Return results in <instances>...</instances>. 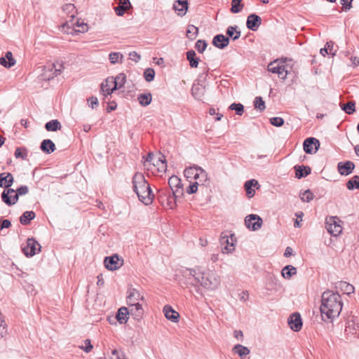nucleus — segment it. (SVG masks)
<instances>
[{"mask_svg": "<svg viewBox=\"0 0 359 359\" xmlns=\"http://www.w3.org/2000/svg\"><path fill=\"white\" fill-rule=\"evenodd\" d=\"M254 106L255 109H259L260 111H263L266 108L265 102L260 96L255 98Z\"/></svg>", "mask_w": 359, "mask_h": 359, "instance_id": "nucleus-47", "label": "nucleus"}, {"mask_svg": "<svg viewBox=\"0 0 359 359\" xmlns=\"http://www.w3.org/2000/svg\"><path fill=\"white\" fill-rule=\"evenodd\" d=\"M230 110H233L236 114L241 116L244 112V106L241 103L233 102L229 107Z\"/></svg>", "mask_w": 359, "mask_h": 359, "instance_id": "nucleus-45", "label": "nucleus"}, {"mask_svg": "<svg viewBox=\"0 0 359 359\" xmlns=\"http://www.w3.org/2000/svg\"><path fill=\"white\" fill-rule=\"evenodd\" d=\"M16 61L11 51H7L4 57H0V65L6 68H10L15 64Z\"/></svg>", "mask_w": 359, "mask_h": 359, "instance_id": "nucleus-28", "label": "nucleus"}, {"mask_svg": "<svg viewBox=\"0 0 359 359\" xmlns=\"http://www.w3.org/2000/svg\"><path fill=\"white\" fill-rule=\"evenodd\" d=\"M41 246L34 238H29L27 244L22 248V252L26 257H33L41 251Z\"/></svg>", "mask_w": 359, "mask_h": 359, "instance_id": "nucleus-6", "label": "nucleus"}, {"mask_svg": "<svg viewBox=\"0 0 359 359\" xmlns=\"http://www.w3.org/2000/svg\"><path fill=\"white\" fill-rule=\"evenodd\" d=\"M144 78L147 82H151L154 79L155 71L152 68H147L144 72Z\"/></svg>", "mask_w": 359, "mask_h": 359, "instance_id": "nucleus-49", "label": "nucleus"}, {"mask_svg": "<svg viewBox=\"0 0 359 359\" xmlns=\"http://www.w3.org/2000/svg\"><path fill=\"white\" fill-rule=\"evenodd\" d=\"M269 122L271 125L276 126V127H280L283 126L285 121L281 117H272L269 119Z\"/></svg>", "mask_w": 359, "mask_h": 359, "instance_id": "nucleus-54", "label": "nucleus"}, {"mask_svg": "<svg viewBox=\"0 0 359 359\" xmlns=\"http://www.w3.org/2000/svg\"><path fill=\"white\" fill-rule=\"evenodd\" d=\"M230 39L224 34H219L215 35L212 41V43L214 46L219 49H224L228 46Z\"/></svg>", "mask_w": 359, "mask_h": 359, "instance_id": "nucleus-17", "label": "nucleus"}, {"mask_svg": "<svg viewBox=\"0 0 359 359\" xmlns=\"http://www.w3.org/2000/svg\"><path fill=\"white\" fill-rule=\"evenodd\" d=\"M205 93V86L202 83H194L191 88L193 97L198 100H203Z\"/></svg>", "mask_w": 359, "mask_h": 359, "instance_id": "nucleus-19", "label": "nucleus"}, {"mask_svg": "<svg viewBox=\"0 0 359 359\" xmlns=\"http://www.w3.org/2000/svg\"><path fill=\"white\" fill-rule=\"evenodd\" d=\"M188 0H177L173 4V8L178 11V15L184 16L189 8Z\"/></svg>", "mask_w": 359, "mask_h": 359, "instance_id": "nucleus-22", "label": "nucleus"}, {"mask_svg": "<svg viewBox=\"0 0 359 359\" xmlns=\"http://www.w3.org/2000/svg\"><path fill=\"white\" fill-rule=\"evenodd\" d=\"M156 165L158 166V170L160 172L165 171L167 168V163L165 158L163 155H161V156L158 158Z\"/></svg>", "mask_w": 359, "mask_h": 359, "instance_id": "nucleus-51", "label": "nucleus"}, {"mask_svg": "<svg viewBox=\"0 0 359 359\" xmlns=\"http://www.w3.org/2000/svg\"><path fill=\"white\" fill-rule=\"evenodd\" d=\"M201 167L198 165L191 166L189 168H187L184 171V175L185 177L188 180H198V171Z\"/></svg>", "mask_w": 359, "mask_h": 359, "instance_id": "nucleus-29", "label": "nucleus"}, {"mask_svg": "<svg viewBox=\"0 0 359 359\" xmlns=\"http://www.w3.org/2000/svg\"><path fill=\"white\" fill-rule=\"evenodd\" d=\"M245 226L251 231H257L262 227V219L257 215L251 214L245 219Z\"/></svg>", "mask_w": 359, "mask_h": 359, "instance_id": "nucleus-9", "label": "nucleus"}, {"mask_svg": "<svg viewBox=\"0 0 359 359\" xmlns=\"http://www.w3.org/2000/svg\"><path fill=\"white\" fill-rule=\"evenodd\" d=\"M130 309L129 315H131L134 319L140 320L143 316L144 310L140 304H136L134 306H128Z\"/></svg>", "mask_w": 359, "mask_h": 359, "instance_id": "nucleus-24", "label": "nucleus"}, {"mask_svg": "<svg viewBox=\"0 0 359 359\" xmlns=\"http://www.w3.org/2000/svg\"><path fill=\"white\" fill-rule=\"evenodd\" d=\"M53 67H54V72L53 74V76L52 78H53L54 76H57V75L60 74L61 72H62V69H64V65H63V63H57L56 64H53Z\"/></svg>", "mask_w": 359, "mask_h": 359, "instance_id": "nucleus-58", "label": "nucleus"}, {"mask_svg": "<svg viewBox=\"0 0 359 359\" xmlns=\"http://www.w3.org/2000/svg\"><path fill=\"white\" fill-rule=\"evenodd\" d=\"M355 164L350 161H341L337 164L338 172L341 175L347 176L353 172Z\"/></svg>", "mask_w": 359, "mask_h": 359, "instance_id": "nucleus-16", "label": "nucleus"}, {"mask_svg": "<svg viewBox=\"0 0 359 359\" xmlns=\"http://www.w3.org/2000/svg\"><path fill=\"white\" fill-rule=\"evenodd\" d=\"M208 178L207 172L203 169L200 168L199 171H198V178L197 180H198L197 182H199V185L200 184L203 185L204 182L208 181Z\"/></svg>", "mask_w": 359, "mask_h": 359, "instance_id": "nucleus-53", "label": "nucleus"}, {"mask_svg": "<svg viewBox=\"0 0 359 359\" xmlns=\"http://www.w3.org/2000/svg\"><path fill=\"white\" fill-rule=\"evenodd\" d=\"M104 264L107 269L113 271L123 265V259L118 254H114L104 258Z\"/></svg>", "mask_w": 359, "mask_h": 359, "instance_id": "nucleus-5", "label": "nucleus"}, {"mask_svg": "<svg viewBox=\"0 0 359 359\" xmlns=\"http://www.w3.org/2000/svg\"><path fill=\"white\" fill-rule=\"evenodd\" d=\"M14 182V177L11 172H1L0 173V187L8 188L11 187Z\"/></svg>", "mask_w": 359, "mask_h": 359, "instance_id": "nucleus-20", "label": "nucleus"}, {"mask_svg": "<svg viewBox=\"0 0 359 359\" xmlns=\"http://www.w3.org/2000/svg\"><path fill=\"white\" fill-rule=\"evenodd\" d=\"M132 183L133 189L139 200L146 205H150L153 201L154 195L144 176L140 172H136L133 177Z\"/></svg>", "mask_w": 359, "mask_h": 359, "instance_id": "nucleus-3", "label": "nucleus"}, {"mask_svg": "<svg viewBox=\"0 0 359 359\" xmlns=\"http://www.w3.org/2000/svg\"><path fill=\"white\" fill-rule=\"evenodd\" d=\"M137 100L141 106H148L151 102L152 100L151 93H148L140 94L137 97Z\"/></svg>", "mask_w": 359, "mask_h": 359, "instance_id": "nucleus-36", "label": "nucleus"}, {"mask_svg": "<svg viewBox=\"0 0 359 359\" xmlns=\"http://www.w3.org/2000/svg\"><path fill=\"white\" fill-rule=\"evenodd\" d=\"M182 276L187 279L184 283L192 285L199 283L202 287L208 290H215L219 285V280L213 273H206L195 269H184L182 270Z\"/></svg>", "mask_w": 359, "mask_h": 359, "instance_id": "nucleus-1", "label": "nucleus"}, {"mask_svg": "<svg viewBox=\"0 0 359 359\" xmlns=\"http://www.w3.org/2000/svg\"><path fill=\"white\" fill-rule=\"evenodd\" d=\"M88 105L92 108L95 109L98 106V100L97 98L95 96H91L88 99Z\"/></svg>", "mask_w": 359, "mask_h": 359, "instance_id": "nucleus-62", "label": "nucleus"}, {"mask_svg": "<svg viewBox=\"0 0 359 359\" xmlns=\"http://www.w3.org/2000/svg\"><path fill=\"white\" fill-rule=\"evenodd\" d=\"M340 222L337 217H330L326 219L325 228L331 235L337 236L341 233L342 227L339 224Z\"/></svg>", "mask_w": 359, "mask_h": 359, "instance_id": "nucleus-7", "label": "nucleus"}, {"mask_svg": "<svg viewBox=\"0 0 359 359\" xmlns=\"http://www.w3.org/2000/svg\"><path fill=\"white\" fill-rule=\"evenodd\" d=\"M104 359H107L104 358ZM109 359H125L122 353H120L117 350L114 349L111 351V355Z\"/></svg>", "mask_w": 359, "mask_h": 359, "instance_id": "nucleus-63", "label": "nucleus"}, {"mask_svg": "<svg viewBox=\"0 0 359 359\" xmlns=\"http://www.w3.org/2000/svg\"><path fill=\"white\" fill-rule=\"evenodd\" d=\"M299 197L302 201L309 203L313 199L314 195L310 189H307L301 193Z\"/></svg>", "mask_w": 359, "mask_h": 359, "instance_id": "nucleus-44", "label": "nucleus"}, {"mask_svg": "<svg viewBox=\"0 0 359 359\" xmlns=\"http://www.w3.org/2000/svg\"><path fill=\"white\" fill-rule=\"evenodd\" d=\"M126 81V76L124 73H119L115 77L109 76L106 79L107 83H113L112 88H108L106 90L107 95H111L114 91L123 88Z\"/></svg>", "mask_w": 359, "mask_h": 359, "instance_id": "nucleus-4", "label": "nucleus"}, {"mask_svg": "<svg viewBox=\"0 0 359 359\" xmlns=\"http://www.w3.org/2000/svg\"><path fill=\"white\" fill-rule=\"evenodd\" d=\"M15 156L25 160L27 156V150L25 147H18L15 151Z\"/></svg>", "mask_w": 359, "mask_h": 359, "instance_id": "nucleus-50", "label": "nucleus"}, {"mask_svg": "<svg viewBox=\"0 0 359 359\" xmlns=\"http://www.w3.org/2000/svg\"><path fill=\"white\" fill-rule=\"evenodd\" d=\"M334 46V43L330 41H327L325 46L324 48H321L320 50V53L323 55V56H325L326 55L328 54V48H330V47H333Z\"/></svg>", "mask_w": 359, "mask_h": 359, "instance_id": "nucleus-60", "label": "nucleus"}, {"mask_svg": "<svg viewBox=\"0 0 359 359\" xmlns=\"http://www.w3.org/2000/svg\"><path fill=\"white\" fill-rule=\"evenodd\" d=\"M259 187L260 185L259 184L258 181L255 179L246 181L244 184L246 196L250 198L253 197L255 194V191L252 189V187L259 189Z\"/></svg>", "mask_w": 359, "mask_h": 359, "instance_id": "nucleus-18", "label": "nucleus"}, {"mask_svg": "<svg viewBox=\"0 0 359 359\" xmlns=\"http://www.w3.org/2000/svg\"><path fill=\"white\" fill-rule=\"evenodd\" d=\"M131 7L129 0H120L119 5L114 8L116 14L118 16H123L125 12Z\"/></svg>", "mask_w": 359, "mask_h": 359, "instance_id": "nucleus-30", "label": "nucleus"}, {"mask_svg": "<svg viewBox=\"0 0 359 359\" xmlns=\"http://www.w3.org/2000/svg\"><path fill=\"white\" fill-rule=\"evenodd\" d=\"M168 184H169L170 190L177 189V188L179 189L181 187H183V184L181 182L180 178H179L176 175H172L169 178Z\"/></svg>", "mask_w": 359, "mask_h": 359, "instance_id": "nucleus-38", "label": "nucleus"}, {"mask_svg": "<svg viewBox=\"0 0 359 359\" xmlns=\"http://www.w3.org/2000/svg\"><path fill=\"white\" fill-rule=\"evenodd\" d=\"M163 312L165 314V318L173 322L177 323L179 321L180 318V314L175 311L171 306L170 305H165L163 308Z\"/></svg>", "mask_w": 359, "mask_h": 359, "instance_id": "nucleus-21", "label": "nucleus"}, {"mask_svg": "<svg viewBox=\"0 0 359 359\" xmlns=\"http://www.w3.org/2000/svg\"><path fill=\"white\" fill-rule=\"evenodd\" d=\"M304 151L308 154H312L317 152L320 147V141L316 137H308L303 143Z\"/></svg>", "mask_w": 359, "mask_h": 359, "instance_id": "nucleus-10", "label": "nucleus"}, {"mask_svg": "<svg viewBox=\"0 0 359 359\" xmlns=\"http://www.w3.org/2000/svg\"><path fill=\"white\" fill-rule=\"evenodd\" d=\"M226 34L229 39L231 38L233 41L238 39L241 36V31L238 29V26L236 25L228 27Z\"/></svg>", "mask_w": 359, "mask_h": 359, "instance_id": "nucleus-33", "label": "nucleus"}, {"mask_svg": "<svg viewBox=\"0 0 359 359\" xmlns=\"http://www.w3.org/2000/svg\"><path fill=\"white\" fill-rule=\"evenodd\" d=\"M294 169L295 170V177L297 179L305 177L308 176L311 172V169L309 166L304 165H297L294 167Z\"/></svg>", "mask_w": 359, "mask_h": 359, "instance_id": "nucleus-26", "label": "nucleus"}, {"mask_svg": "<svg viewBox=\"0 0 359 359\" xmlns=\"http://www.w3.org/2000/svg\"><path fill=\"white\" fill-rule=\"evenodd\" d=\"M262 24V18L255 13H252L248 16L246 20V27L252 31H257Z\"/></svg>", "mask_w": 359, "mask_h": 359, "instance_id": "nucleus-15", "label": "nucleus"}, {"mask_svg": "<svg viewBox=\"0 0 359 359\" xmlns=\"http://www.w3.org/2000/svg\"><path fill=\"white\" fill-rule=\"evenodd\" d=\"M335 288L339 290L340 291L343 292L344 294H346L348 295L353 294L355 291L354 287L351 284L346 281L337 282L335 283Z\"/></svg>", "mask_w": 359, "mask_h": 359, "instance_id": "nucleus-23", "label": "nucleus"}, {"mask_svg": "<svg viewBox=\"0 0 359 359\" xmlns=\"http://www.w3.org/2000/svg\"><path fill=\"white\" fill-rule=\"evenodd\" d=\"M297 273V269L292 265L284 266L281 271V275L284 278L290 279L293 275Z\"/></svg>", "mask_w": 359, "mask_h": 359, "instance_id": "nucleus-35", "label": "nucleus"}, {"mask_svg": "<svg viewBox=\"0 0 359 359\" xmlns=\"http://www.w3.org/2000/svg\"><path fill=\"white\" fill-rule=\"evenodd\" d=\"M345 331L346 332L348 331L351 333H352L353 334H356L355 324L354 323V322H352V323L349 322L348 323V325L346 326Z\"/></svg>", "mask_w": 359, "mask_h": 359, "instance_id": "nucleus-64", "label": "nucleus"}, {"mask_svg": "<svg viewBox=\"0 0 359 359\" xmlns=\"http://www.w3.org/2000/svg\"><path fill=\"white\" fill-rule=\"evenodd\" d=\"M243 0H232L231 2V8L230 9L231 12L233 13H240L244 5L242 4Z\"/></svg>", "mask_w": 359, "mask_h": 359, "instance_id": "nucleus-43", "label": "nucleus"}, {"mask_svg": "<svg viewBox=\"0 0 359 359\" xmlns=\"http://www.w3.org/2000/svg\"><path fill=\"white\" fill-rule=\"evenodd\" d=\"M171 195L173 196L177 200L183 196V187L179 189H174L170 191Z\"/></svg>", "mask_w": 359, "mask_h": 359, "instance_id": "nucleus-59", "label": "nucleus"}, {"mask_svg": "<svg viewBox=\"0 0 359 359\" xmlns=\"http://www.w3.org/2000/svg\"><path fill=\"white\" fill-rule=\"evenodd\" d=\"M199 186V182H191L189 187H187L186 191L188 194H195L198 190V187Z\"/></svg>", "mask_w": 359, "mask_h": 359, "instance_id": "nucleus-56", "label": "nucleus"}, {"mask_svg": "<svg viewBox=\"0 0 359 359\" xmlns=\"http://www.w3.org/2000/svg\"><path fill=\"white\" fill-rule=\"evenodd\" d=\"M171 194L170 191L168 189H163L158 191V200L159 203L164 206L166 202H168V196Z\"/></svg>", "mask_w": 359, "mask_h": 359, "instance_id": "nucleus-40", "label": "nucleus"}, {"mask_svg": "<svg viewBox=\"0 0 359 359\" xmlns=\"http://www.w3.org/2000/svg\"><path fill=\"white\" fill-rule=\"evenodd\" d=\"M346 185L348 190L359 189V176H353L347 181Z\"/></svg>", "mask_w": 359, "mask_h": 359, "instance_id": "nucleus-39", "label": "nucleus"}, {"mask_svg": "<svg viewBox=\"0 0 359 359\" xmlns=\"http://www.w3.org/2000/svg\"><path fill=\"white\" fill-rule=\"evenodd\" d=\"M15 191H16V194H15L14 199H16V201L18 202L20 196H24L29 192V188L26 185H22L20 187H18L15 190Z\"/></svg>", "mask_w": 359, "mask_h": 359, "instance_id": "nucleus-48", "label": "nucleus"}, {"mask_svg": "<svg viewBox=\"0 0 359 359\" xmlns=\"http://www.w3.org/2000/svg\"><path fill=\"white\" fill-rule=\"evenodd\" d=\"M267 70L273 74H276L282 79H285L288 74V70L283 65H280L277 63V60L270 62L267 66Z\"/></svg>", "mask_w": 359, "mask_h": 359, "instance_id": "nucleus-8", "label": "nucleus"}, {"mask_svg": "<svg viewBox=\"0 0 359 359\" xmlns=\"http://www.w3.org/2000/svg\"><path fill=\"white\" fill-rule=\"evenodd\" d=\"M61 127L62 126L60 122L57 119H53L50 121H48L45 124V129L47 131L55 132L58 130H60Z\"/></svg>", "mask_w": 359, "mask_h": 359, "instance_id": "nucleus-37", "label": "nucleus"}, {"mask_svg": "<svg viewBox=\"0 0 359 359\" xmlns=\"http://www.w3.org/2000/svg\"><path fill=\"white\" fill-rule=\"evenodd\" d=\"M342 306L341 297L339 292L327 290L322 294L320 307L322 316L325 315L328 319L338 317L341 311Z\"/></svg>", "mask_w": 359, "mask_h": 359, "instance_id": "nucleus-2", "label": "nucleus"}, {"mask_svg": "<svg viewBox=\"0 0 359 359\" xmlns=\"http://www.w3.org/2000/svg\"><path fill=\"white\" fill-rule=\"evenodd\" d=\"M36 217V214L34 211L27 210L22 213L20 217V222L22 225H28L32 219Z\"/></svg>", "mask_w": 359, "mask_h": 359, "instance_id": "nucleus-31", "label": "nucleus"}, {"mask_svg": "<svg viewBox=\"0 0 359 359\" xmlns=\"http://www.w3.org/2000/svg\"><path fill=\"white\" fill-rule=\"evenodd\" d=\"M341 108L347 114H353L355 111V105L353 101H349L341 104Z\"/></svg>", "mask_w": 359, "mask_h": 359, "instance_id": "nucleus-42", "label": "nucleus"}, {"mask_svg": "<svg viewBox=\"0 0 359 359\" xmlns=\"http://www.w3.org/2000/svg\"><path fill=\"white\" fill-rule=\"evenodd\" d=\"M129 311L126 306L119 308L116 314V319L120 324H125L128 320Z\"/></svg>", "mask_w": 359, "mask_h": 359, "instance_id": "nucleus-25", "label": "nucleus"}, {"mask_svg": "<svg viewBox=\"0 0 359 359\" xmlns=\"http://www.w3.org/2000/svg\"><path fill=\"white\" fill-rule=\"evenodd\" d=\"M7 325L4 320V317L3 315H0V335L4 336L7 332Z\"/></svg>", "mask_w": 359, "mask_h": 359, "instance_id": "nucleus-57", "label": "nucleus"}, {"mask_svg": "<svg viewBox=\"0 0 359 359\" xmlns=\"http://www.w3.org/2000/svg\"><path fill=\"white\" fill-rule=\"evenodd\" d=\"M15 194V190L12 189L11 187L4 188V190L1 194L2 201L8 206L15 205L17 203L16 199H14Z\"/></svg>", "mask_w": 359, "mask_h": 359, "instance_id": "nucleus-12", "label": "nucleus"}, {"mask_svg": "<svg viewBox=\"0 0 359 359\" xmlns=\"http://www.w3.org/2000/svg\"><path fill=\"white\" fill-rule=\"evenodd\" d=\"M353 0H340V3L342 5V8L347 11L352 8Z\"/></svg>", "mask_w": 359, "mask_h": 359, "instance_id": "nucleus-61", "label": "nucleus"}, {"mask_svg": "<svg viewBox=\"0 0 359 359\" xmlns=\"http://www.w3.org/2000/svg\"><path fill=\"white\" fill-rule=\"evenodd\" d=\"M123 56L119 52H111L109 55V61L111 64H116L118 62V59L120 58V63H122V59Z\"/></svg>", "mask_w": 359, "mask_h": 359, "instance_id": "nucleus-46", "label": "nucleus"}, {"mask_svg": "<svg viewBox=\"0 0 359 359\" xmlns=\"http://www.w3.org/2000/svg\"><path fill=\"white\" fill-rule=\"evenodd\" d=\"M208 46L207 42L205 40L199 39L196 41L195 48L198 53H202L205 51Z\"/></svg>", "mask_w": 359, "mask_h": 359, "instance_id": "nucleus-52", "label": "nucleus"}, {"mask_svg": "<svg viewBox=\"0 0 359 359\" xmlns=\"http://www.w3.org/2000/svg\"><path fill=\"white\" fill-rule=\"evenodd\" d=\"M186 55L190 67L191 68H196L198 66L200 59L196 56V52L194 50H189L186 53Z\"/></svg>", "mask_w": 359, "mask_h": 359, "instance_id": "nucleus-32", "label": "nucleus"}, {"mask_svg": "<svg viewBox=\"0 0 359 359\" xmlns=\"http://www.w3.org/2000/svg\"><path fill=\"white\" fill-rule=\"evenodd\" d=\"M177 206V199L171 194L168 196V202L165 204L164 207L170 209H174Z\"/></svg>", "mask_w": 359, "mask_h": 359, "instance_id": "nucleus-55", "label": "nucleus"}, {"mask_svg": "<svg viewBox=\"0 0 359 359\" xmlns=\"http://www.w3.org/2000/svg\"><path fill=\"white\" fill-rule=\"evenodd\" d=\"M41 150L46 154H50L56 149L55 144L50 139L43 140L40 145Z\"/></svg>", "mask_w": 359, "mask_h": 359, "instance_id": "nucleus-27", "label": "nucleus"}, {"mask_svg": "<svg viewBox=\"0 0 359 359\" xmlns=\"http://www.w3.org/2000/svg\"><path fill=\"white\" fill-rule=\"evenodd\" d=\"M143 299V296L135 288L130 287L127 291V304L128 306H134L136 304H140L139 301Z\"/></svg>", "mask_w": 359, "mask_h": 359, "instance_id": "nucleus-13", "label": "nucleus"}, {"mask_svg": "<svg viewBox=\"0 0 359 359\" xmlns=\"http://www.w3.org/2000/svg\"><path fill=\"white\" fill-rule=\"evenodd\" d=\"M187 36L191 41L194 40L198 34V28L193 25H189L187 29Z\"/></svg>", "mask_w": 359, "mask_h": 359, "instance_id": "nucleus-41", "label": "nucleus"}, {"mask_svg": "<svg viewBox=\"0 0 359 359\" xmlns=\"http://www.w3.org/2000/svg\"><path fill=\"white\" fill-rule=\"evenodd\" d=\"M232 351L235 353L238 354L241 358H244L250 353V351L248 347L243 346L241 344L235 345L233 347Z\"/></svg>", "mask_w": 359, "mask_h": 359, "instance_id": "nucleus-34", "label": "nucleus"}, {"mask_svg": "<svg viewBox=\"0 0 359 359\" xmlns=\"http://www.w3.org/2000/svg\"><path fill=\"white\" fill-rule=\"evenodd\" d=\"M287 323L292 330L299 332L302 327V320L299 313H294L290 316Z\"/></svg>", "mask_w": 359, "mask_h": 359, "instance_id": "nucleus-14", "label": "nucleus"}, {"mask_svg": "<svg viewBox=\"0 0 359 359\" xmlns=\"http://www.w3.org/2000/svg\"><path fill=\"white\" fill-rule=\"evenodd\" d=\"M236 238L234 237V234H231L230 236H224L220 238V243L222 245H225L222 248V251L223 253H231L234 250V241Z\"/></svg>", "mask_w": 359, "mask_h": 359, "instance_id": "nucleus-11", "label": "nucleus"}]
</instances>
